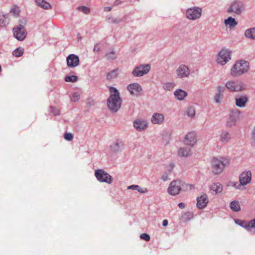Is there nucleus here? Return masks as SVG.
Here are the masks:
<instances>
[{"instance_id":"nucleus-1","label":"nucleus","mask_w":255,"mask_h":255,"mask_svg":"<svg viewBox=\"0 0 255 255\" xmlns=\"http://www.w3.org/2000/svg\"><path fill=\"white\" fill-rule=\"evenodd\" d=\"M110 91L111 95L107 101V105L111 111L116 112L121 106L119 93L116 88L113 87H111Z\"/></svg>"},{"instance_id":"nucleus-2","label":"nucleus","mask_w":255,"mask_h":255,"mask_svg":"<svg viewBox=\"0 0 255 255\" xmlns=\"http://www.w3.org/2000/svg\"><path fill=\"white\" fill-rule=\"evenodd\" d=\"M232 51L226 48L220 50L216 56V61L219 65H224L231 59Z\"/></svg>"},{"instance_id":"nucleus-3","label":"nucleus","mask_w":255,"mask_h":255,"mask_svg":"<svg viewBox=\"0 0 255 255\" xmlns=\"http://www.w3.org/2000/svg\"><path fill=\"white\" fill-rule=\"evenodd\" d=\"M95 175L97 180L101 182L111 184L113 182L112 176L103 169L96 170Z\"/></svg>"},{"instance_id":"nucleus-4","label":"nucleus","mask_w":255,"mask_h":255,"mask_svg":"<svg viewBox=\"0 0 255 255\" xmlns=\"http://www.w3.org/2000/svg\"><path fill=\"white\" fill-rule=\"evenodd\" d=\"M13 33L14 37L19 41L23 40L27 35L24 27L20 24L13 28Z\"/></svg>"},{"instance_id":"nucleus-5","label":"nucleus","mask_w":255,"mask_h":255,"mask_svg":"<svg viewBox=\"0 0 255 255\" xmlns=\"http://www.w3.org/2000/svg\"><path fill=\"white\" fill-rule=\"evenodd\" d=\"M225 166L223 161L214 158L212 160V171L215 174H219L221 173Z\"/></svg>"},{"instance_id":"nucleus-6","label":"nucleus","mask_w":255,"mask_h":255,"mask_svg":"<svg viewBox=\"0 0 255 255\" xmlns=\"http://www.w3.org/2000/svg\"><path fill=\"white\" fill-rule=\"evenodd\" d=\"M202 9L198 7L189 8L186 11V16L190 20H195L200 17Z\"/></svg>"},{"instance_id":"nucleus-7","label":"nucleus","mask_w":255,"mask_h":255,"mask_svg":"<svg viewBox=\"0 0 255 255\" xmlns=\"http://www.w3.org/2000/svg\"><path fill=\"white\" fill-rule=\"evenodd\" d=\"M181 182L180 180L173 181L168 188V192L171 195L178 194L181 189Z\"/></svg>"},{"instance_id":"nucleus-8","label":"nucleus","mask_w":255,"mask_h":255,"mask_svg":"<svg viewBox=\"0 0 255 255\" xmlns=\"http://www.w3.org/2000/svg\"><path fill=\"white\" fill-rule=\"evenodd\" d=\"M150 69V66L149 64L141 65L134 69L132 71V74L136 77L142 76L147 74Z\"/></svg>"},{"instance_id":"nucleus-9","label":"nucleus","mask_w":255,"mask_h":255,"mask_svg":"<svg viewBox=\"0 0 255 255\" xmlns=\"http://www.w3.org/2000/svg\"><path fill=\"white\" fill-rule=\"evenodd\" d=\"M197 141V137L196 133L195 132H190L188 133L184 138V143L190 147L195 145Z\"/></svg>"},{"instance_id":"nucleus-10","label":"nucleus","mask_w":255,"mask_h":255,"mask_svg":"<svg viewBox=\"0 0 255 255\" xmlns=\"http://www.w3.org/2000/svg\"><path fill=\"white\" fill-rule=\"evenodd\" d=\"M176 74L179 78L187 77L190 74V71L186 65H180L176 70Z\"/></svg>"},{"instance_id":"nucleus-11","label":"nucleus","mask_w":255,"mask_h":255,"mask_svg":"<svg viewBox=\"0 0 255 255\" xmlns=\"http://www.w3.org/2000/svg\"><path fill=\"white\" fill-rule=\"evenodd\" d=\"M239 117V111L237 109L233 110L231 111L228 120L227 122V126L231 127L235 125L237 119Z\"/></svg>"},{"instance_id":"nucleus-12","label":"nucleus","mask_w":255,"mask_h":255,"mask_svg":"<svg viewBox=\"0 0 255 255\" xmlns=\"http://www.w3.org/2000/svg\"><path fill=\"white\" fill-rule=\"evenodd\" d=\"M67 64L69 68H74L79 64V58L75 54L69 55L66 59Z\"/></svg>"},{"instance_id":"nucleus-13","label":"nucleus","mask_w":255,"mask_h":255,"mask_svg":"<svg viewBox=\"0 0 255 255\" xmlns=\"http://www.w3.org/2000/svg\"><path fill=\"white\" fill-rule=\"evenodd\" d=\"M209 200L206 194H204L197 198V206L199 209L205 208L208 203Z\"/></svg>"},{"instance_id":"nucleus-14","label":"nucleus","mask_w":255,"mask_h":255,"mask_svg":"<svg viewBox=\"0 0 255 255\" xmlns=\"http://www.w3.org/2000/svg\"><path fill=\"white\" fill-rule=\"evenodd\" d=\"M252 174L250 171H244L240 175V185H246L250 183Z\"/></svg>"},{"instance_id":"nucleus-15","label":"nucleus","mask_w":255,"mask_h":255,"mask_svg":"<svg viewBox=\"0 0 255 255\" xmlns=\"http://www.w3.org/2000/svg\"><path fill=\"white\" fill-rule=\"evenodd\" d=\"M128 90L132 95L137 96L142 90L141 87L137 83H133L129 84L128 87Z\"/></svg>"},{"instance_id":"nucleus-16","label":"nucleus","mask_w":255,"mask_h":255,"mask_svg":"<svg viewBox=\"0 0 255 255\" xmlns=\"http://www.w3.org/2000/svg\"><path fill=\"white\" fill-rule=\"evenodd\" d=\"M240 226L245 228L251 232L255 233V219L249 222L240 220Z\"/></svg>"},{"instance_id":"nucleus-17","label":"nucleus","mask_w":255,"mask_h":255,"mask_svg":"<svg viewBox=\"0 0 255 255\" xmlns=\"http://www.w3.org/2000/svg\"><path fill=\"white\" fill-rule=\"evenodd\" d=\"M134 127L138 131H142L146 129L147 127V123L145 121L137 120L133 123Z\"/></svg>"},{"instance_id":"nucleus-18","label":"nucleus","mask_w":255,"mask_h":255,"mask_svg":"<svg viewBox=\"0 0 255 255\" xmlns=\"http://www.w3.org/2000/svg\"><path fill=\"white\" fill-rule=\"evenodd\" d=\"M164 119V116L159 113H155L151 118V122L154 124H160Z\"/></svg>"},{"instance_id":"nucleus-19","label":"nucleus","mask_w":255,"mask_h":255,"mask_svg":"<svg viewBox=\"0 0 255 255\" xmlns=\"http://www.w3.org/2000/svg\"><path fill=\"white\" fill-rule=\"evenodd\" d=\"M224 23L230 29L234 28L238 25V22L232 17H229L228 18L225 19Z\"/></svg>"},{"instance_id":"nucleus-20","label":"nucleus","mask_w":255,"mask_h":255,"mask_svg":"<svg viewBox=\"0 0 255 255\" xmlns=\"http://www.w3.org/2000/svg\"><path fill=\"white\" fill-rule=\"evenodd\" d=\"M210 189L215 194L220 193L223 191V186L220 183H214L210 186Z\"/></svg>"},{"instance_id":"nucleus-21","label":"nucleus","mask_w":255,"mask_h":255,"mask_svg":"<svg viewBox=\"0 0 255 255\" xmlns=\"http://www.w3.org/2000/svg\"><path fill=\"white\" fill-rule=\"evenodd\" d=\"M37 5L44 9H50L51 8V4L45 0H35Z\"/></svg>"},{"instance_id":"nucleus-22","label":"nucleus","mask_w":255,"mask_h":255,"mask_svg":"<svg viewBox=\"0 0 255 255\" xmlns=\"http://www.w3.org/2000/svg\"><path fill=\"white\" fill-rule=\"evenodd\" d=\"M174 95L178 100H182L187 96V94L181 89H177L174 92Z\"/></svg>"},{"instance_id":"nucleus-23","label":"nucleus","mask_w":255,"mask_h":255,"mask_svg":"<svg viewBox=\"0 0 255 255\" xmlns=\"http://www.w3.org/2000/svg\"><path fill=\"white\" fill-rule=\"evenodd\" d=\"M230 139V134L229 132L226 131H222L220 135V140L223 143H227L229 142Z\"/></svg>"},{"instance_id":"nucleus-24","label":"nucleus","mask_w":255,"mask_h":255,"mask_svg":"<svg viewBox=\"0 0 255 255\" xmlns=\"http://www.w3.org/2000/svg\"><path fill=\"white\" fill-rule=\"evenodd\" d=\"M249 70V63L245 60H240V73H244Z\"/></svg>"},{"instance_id":"nucleus-25","label":"nucleus","mask_w":255,"mask_h":255,"mask_svg":"<svg viewBox=\"0 0 255 255\" xmlns=\"http://www.w3.org/2000/svg\"><path fill=\"white\" fill-rule=\"evenodd\" d=\"M123 144L122 142H119L118 141L113 142L110 145L111 150L113 152H117L120 150L121 147L123 146Z\"/></svg>"},{"instance_id":"nucleus-26","label":"nucleus","mask_w":255,"mask_h":255,"mask_svg":"<svg viewBox=\"0 0 255 255\" xmlns=\"http://www.w3.org/2000/svg\"><path fill=\"white\" fill-rule=\"evenodd\" d=\"M239 73V62L237 61L233 65V66L231 69V74L232 76L235 77L238 76Z\"/></svg>"},{"instance_id":"nucleus-27","label":"nucleus","mask_w":255,"mask_h":255,"mask_svg":"<svg viewBox=\"0 0 255 255\" xmlns=\"http://www.w3.org/2000/svg\"><path fill=\"white\" fill-rule=\"evenodd\" d=\"M226 87L230 91L233 92V91H237V89L238 88V85L237 83H235L234 81H228L226 83Z\"/></svg>"},{"instance_id":"nucleus-28","label":"nucleus","mask_w":255,"mask_h":255,"mask_svg":"<svg viewBox=\"0 0 255 255\" xmlns=\"http://www.w3.org/2000/svg\"><path fill=\"white\" fill-rule=\"evenodd\" d=\"M9 23L8 15H0V27H4Z\"/></svg>"},{"instance_id":"nucleus-29","label":"nucleus","mask_w":255,"mask_h":255,"mask_svg":"<svg viewBox=\"0 0 255 255\" xmlns=\"http://www.w3.org/2000/svg\"><path fill=\"white\" fill-rule=\"evenodd\" d=\"M246 37L255 39V28L247 29L245 33Z\"/></svg>"},{"instance_id":"nucleus-30","label":"nucleus","mask_w":255,"mask_h":255,"mask_svg":"<svg viewBox=\"0 0 255 255\" xmlns=\"http://www.w3.org/2000/svg\"><path fill=\"white\" fill-rule=\"evenodd\" d=\"M229 12H233L236 13L239 12V4L238 2H236L232 4L231 6L228 9Z\"/></svg>"},{"instance_id":"nucleus-31","label":"nucleus","mask_w":255,"mask_h":255,"mask_svg":"<svg viewBox=\"0 0 255 255\" xmlns=\"http://www.w3.org/2000/svg\"><path fill=\"white\" fill-rule=\"evenodd\" d=\"M190 153V149L187 148H181L178 151V155L180 156H187Z\"/></svg>"},{"instance_id":"nucleus-32","label":"nucleus","mask_w":255,"mask_h":255,"mask_svg":"<svg viewBox=\"0 0 255 255\" xmlns=\"http://www.w3.org/2000/svg\"><path fill=\"white\" fill-rule=\"evenodd\" d=\"M128 189H132V190H135L138 191V192L140 193H145L147 191V189L146 188H141L138 185H132L131 186H129L128 187Z\"/></svg>"},{"instance_id":"nucleus-33","label":"nucleus","mask_w":255,"mask_h":255,"mask_svg":"<svg viewBox=\"0 0 255 255\" xmlns=\"http://www.w3.org/2000/svg\"><path fill=\"white\" fill-rule=\"evenodd\" d=\"M10 12L14 16H18L20 12V9L17 5H12L10 10Z\"/></svg>"},{"instance_id":"nucleus-34","label":"nucleus","mask_w":255,"mask_h":255,"mask_svg":"<svg viewBox=\"0 0 255 255\" xmlns=\"http://www.w3.org/2000/svg\"><path fill=\"white\" fill-rule=\"evenodd\" d=\"M23 51V48L19 47L13 51V55L15 57H20L22 55Z\"/></svg>"},{"instance_id":"nucleus-35","label":"nucleus","mask_w":255,"mask_h":255,"mask_svg":"<svg viewBox=\"0 0 255 255\" xmlns=\"http://www.w3.org/2000/svg\"><path fill=\"white\" fill-rule=\"evenodd\" d=\"M231 208L232 210L234 211H239V204L238 202L236 201H233L230 204Z\"/></svg>"},{"instance_id":"nucleus-36","label":"nucleus","mask_w":255,"mask_h":255,"mask_svg":"<svg viewBox=\"0 0 255 255\" xmlns=\"http://www.w3.org/2000/svg\"><path fill=\"white\" fill-rule=\"evenodd\" d=\"M78 80V77L76 76L72 75L66 76L65 78V81L67 82H75Z\"/></svg>"},{"instance_id":"nucleus-37","label":"nucleus","mask_w":255,"mask_h":255,"mask_svg":"<svg viewBox=\"0 0 255 255\" xmlns=\"http://www.w3.org/2000/svg\"><path fill=\"white\" fill-rule=\"evenodd\" d=\"M175 83L173 82L166 83L163 85V88L166 90L170 91L175 86Z\"/></svg>"},{"instance_id":"nucleus-38","label":"nucleus","mask_w":255,"mask_h":255,"mask_svg":"<svg viewBox=\"0 0 255 255\" xmlns=\"http://www.w3.org/2000/svg\"><path fill=\"white\" fill-rule=\"evenodd\" d=\"M248 101V98L246 96H241L240 99V108L245 107L246 103Z\"/></svg>"},{"instance_id":"nucleus-39","label":"nucleus","mask_w":255,"mask_h":255,"mask_svg":"<svg viewBox=\"0 0 255 255\" xmlns=\"http://www.w3.org/2000/svg\"><path fill=\"white\" fill-rule=\"evenodd\" d=\"M106 57L108 59L113 60L116 58L115 53L114 51H111L108 52L106 55Z\"/></svg>"},{"instance_id":"nucleus-40","label":"nucleus","mask_w":255,"mask_h":255,"mask_svg":"<svg viewBox=\"0 0 255 255\" xmlns=\"http://www.w3.org/2000/svg\"><path fill=\"white\" fill-rule=\"evenodd\" d=\"M186 113L189 117H193L195 115V109L192 107H190L187 109Z\"/></svg>"},{"instance_id":"nucleus-41","label":"nucleus","mask_w":255,"mask_h":255,"mask_svg":"<svg viewBox=\"0 0 255 255\" xmlns=\"http://www.w3.org/2000/svg\"><path fill=\"white\" fill-rule=\"evenodd\" d=\"M80 99V94L78 93H74L71 96V100L72 102H77Z\"/></svg>"},{"instance_id":"nucleus-42","label":"nucleus","mask_w":255,"mask_h":255,"mask_svg":"<svg viewBox=\"0 0 255 255\" xmlns=\"http://www.w3.org/2000/svg\"><path fill=\"white\" fill-rule=\"evenodd\" d=\"M215 101L217 103H220L223 99V96L221 94H217L215 96Z\"/></svg>"},{"instance_id":"nucleus-43","label":"nucleus","mask_w":255,"mask_h":255,"mask_svg":"<svg viewBox=\"0 0 255 255\" xmlns=\"http://www.w3.org/2000/svg\"><path fill=\"white\" fill-rule=\"evenodd\" d=\"M64 138L67 140L71 141L73 138V135L71 133L66 132L64 134Z\"/></svg>"},{"instance_id":"nucleus-44","label":"nucleus","mask_w":255,"mask_h":255,"mask_svg":"<svg viewBox=\"0 0 255 255\" xmlns=\"http://www.w3.org/2000/svg\"><path fill=\"white\" fill-rule=\"evenodd\" d=\"M140 238L141 239L145 240L146 241H149L150 239L149 235L146 233H143L141 234Z\"/></svg>"},{"instance_id":"nucleus-45","label":"nucleus","mask_w":255,"mask_h":255,"mask_svg":"<svg viewBox=\"0 0 255 255\" xmlns=\"http://www.w3.org/2000/svg\"><path fill=\"white\" fill-rule=\"evenodd\" d=\"M78 9L86 14L90 12V9L86 6H80L78 7Z\"/></svg>"},{"instance_id":"nucleus-46","label":"nucleus","mask_w":255,"mask_h":255,"mask_svg":"<svg viewBox=\"0 0 255 255\" xmlns=\"http://www.w3.org/2000/svg\"><path fill=\"white\" fill-rule=\"evenodd\" d=\"M51 112L53 115H58L60 114V110L56 108L51 107Z\"/></svg>"},{"instance_id":"nucleus-47","label":"nucleus","mask_w":255,"mask_h":255,"mask_svg":"<svg viewBox=\"0 0 255 255\" xmlns=\"http://www.w3.org/2000/svg\"><path fill=\"white\" fill-rule=\"evenodd\" d=\"M252 140L253 142V144L255 145V127L253 128L252 133Z\"/></svg>"},{"instance_id":"nucleus-48","label":"nucleus","mask_w":255,"mask_h":255,"mask_svg":"<svg viewBox=\"0 0 255 255\" xmlns=\"http://www.w3.org/2000/svg\"><path fill=\"white\" fill-rule=\"evenodd\" d=\"M116 76V73L114 71H112L111 72V73H109L108 75H107V79H111V78H112L113 77H115Z\"/></svg>"},{"instance_id":"nucleus-49","label":"nucleus","mask_w":255,"mask_h":255,"mask_svg":"<svg viewBox=\"0 0 255 255\" xmlns=\"http://www.w3.org/2000/svg\"><path fill=\"white\" fill-rule=\"evenodd\" d=\"M217 90L218 92V94H221L224 92V88L221 86H218L217 87Z\"/></svg>"},{"instance_id":"nucleus-50","label":"nucleus","mask_w":255,"mask_h":255,"mask_svg":"<svg viewBox=\"0 0 255 255\" xmlns=\"http://www.w3.org/2000/svg\"><path fill=\"white\" fill-rule=\"evenodd\" d=\"M162 179L164 181H166L168 180V174L167 173H164V174L162 176Z\"/></svg>"},{"instance_id":"nucleus-51","label":"nucleus","mask_w":255,"mask_h":255,"mask_svg":"<svg viewBox=\"0 0 255 255\" xmlns=\"http://www.w3.org/2000/svg\"><path fill=\"white\" fill-rule=\"evenodd\" d=\"M162 225L164 227L167 226L168 225V221L167 220H164L163 221Z\"/></svg>"},{"instance_id":"nucleus-52","label":"nucleus","mask_w":255,"mask_h":255,"mask_svg":"<svg viewBox=\"0 0 255 255\" xmlns=\"http://www.w3.org/2000/svg\"><path fill=\"white\" fill-rule=\"evenodd\" d=\"M178 206L181 209H183L185 207V204L183 203H179Z\"/></svg>"},{"instance_id":"nucleus-53","label":"nucleus","mask_w":255,"mask_h":255,"mask_svg":"<svg viewBox=\"0 0 255 255\" xmlns=\"http://www.w3.org/2000/svg\"><path fill=\"white\" fill-rule=\"evenodd\" d=\"M228 185L232 186L235 187L237 188V187L236 186L237 183H233V182H230Z\"/></svg>"},{"instance_id":"nucleus-54","label":"nucleus","mask_w":255,"mask_h":255,"mask_svg":"<svg viewBox=\"0 0 255 255\" xmlns=\"http://www.w3.org/2000/svg\"><path fill=\"white\" fill-rule=\"evenodd\" d=\"M236 105L238 106V107H239V98H236Z\"/></svg>"},{"instance_id":"nucleus-55","label":"nucleus","mask_w":255,"mask_h":255,"mask_svg":"<svg viewBox=\"0 0 255 255\" xmlns=\"http://www.w3.org/2000/svg\"><path fill=\"white\" fill-rule=\"evenodd\" d=\"M105 11H110L111 10V7H106L104 8Z\"/></svg>"},{"instance_id":"nucleus-56","label":"nucleus","mask_w":255,"mask_h":255,"mask_svg":"<svg viewBox=\"0 0 255 255\" xmlns=\"http://www.w3.org/2000/svg\"><path fill=\"white\" fill-rule=\"evenodd\" d=\"M120 3H121V1H120V0H117L115 2V4H116V5H118V4H119Z\"/></svg>"},{"instance_id":"nucleus-57","label":"nucleus","mask_w":255,"mask_h":255,"mask_svg":"<svg viewBox=\"0 0 255 255\" xmlns=\"http://www.w3.org/2000/svg\"><path fill=\"white\" fill-rule=\"evenodd\" d=\"M94 51H99V48H97V47L96 46H95V48L94 49Z\"/></svg>"},{"instance_id":"nucleus-58","label":"nucleus","mask_w":255,"mask_h":255,"mask_svg":"<svg viewBox=\"0 0 255 255\" xmlns=\"http://www.w3.org/2000/svg\"><path fill=\"white\" fill-rule=\"evenodd\" d=\"M235 221L236 222V223L237 224H239V220L237 219V220H235Z\"/></svg>"},{"instance_id":"nucleus-59","label":"nucleus","mask_w":255,"mask_h":255,"mask_svg":"<svg viewBox=\"0 0 255 255\" xmlns=\"http://www.w3.org/2000/svg\"><path fill=\"white\" fill-rule=\"evenodd\" d=\"M171 169L173 168V166L172 165L171 167Z\"/></svg>"}]
</instances>
